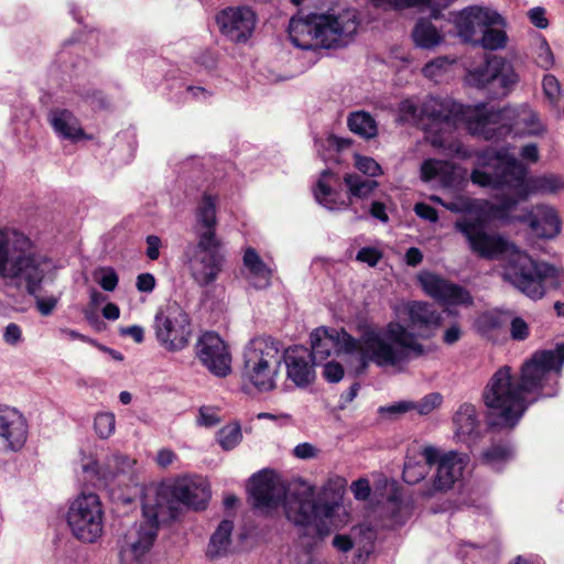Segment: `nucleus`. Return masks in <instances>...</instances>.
<instances>
[{
	"mask_svg": "<svg viewBox=\"0 0 564 564\" xmlns=\"http://www.w3.org/2000/svg\"><path fill=\"white\" fill-rule=\"evenodd\" d=\"M145 256L152 261L158 260L160 257V249L163 246L161 238L156 235H149L145 238Z\"/></svg>",
	"mask_w": 564,
	"mask_h": 564,
	"instance_id": "nucleus-57",
	"label": "nucleus"
},
{
	"mask_svg": "<svg viewBox=\"0 0 564 564\" xmlns=\"http://www.w3.org/2000/svg\"><path fill=\"white\" fill-rule=\"evenodd\" d=\"M381 414H387L389 416H397L399 414L408 413L413 411V401L402 400L395 403H392L387 406H381L379 409Z\"/></svg>",
	"mask_w": 564,
	"mask_h": 564,
	"instance_id": "nucleus-54",
	"label": "nucleus"
},
{
	"mask_svg": "<svg viewBox=\"0 0 564 564\" xmlns=\"http://www.w3.org/2000/svg\"><path fill=\"white\" fill-rule=\"evenodd\" d=\"M422 124L426 140L435 148L448 149L463 156L466 151L453 140V132L462 119L470 134L485 140H499L512 131V128L502 123L503 115L494 111L481 104L474 108H465L462 104L452 100L427 97L421 104Z\"/></svg>",
	"mask_w": 564,
	"mask_h": 564,
	"instance_id": "nucleus-5",
	"label": "nucleus"
},
{
	"mask_svg": "<svg viewBox=\"0 0 564 564\" xmlns=\"http://www.w3.org/2000/svg\"><path fill=\"white\" fill-rule=\"evenodd\" d=\"M135 460L120 453L108 455L100 465L95 459L83 464L85 474L96 477L104 486H123L132 479Z\"/></svg>",
	"mask_w": 564,
	"mask_h": 564,
	"instance_id": "nucleus-19",
	"label": "nucleus"
},
{
	"mask_svg": "<svg viewBox=\"0 0 564 564\" xmlns=\"http://www.w3.org/2000/svg\"><path fill=\"white\" fill-rule=\"evenodd\" d=\"M94 276L101 289L107 292L115 291L119 282L118 274L110 267L99 268L95 271Z\"/></svg>",
	"mask_w": 564,
	"mask_h": 564,
	"instance_id": "nucleus-45",
	"label": "nucleus"
},
{
	"mask_svg": "<svg viewBox=\"0 0 564 564\" xmlns=\"http://www.w3.org/2000/svg\"><path fill=\"white\" fill-rule=\"evenodd\" d=\"M213 93L202 86H186L184 90V100L206 101Z\"/></svg>",
	"mask_w": 564,
	"mask_h": 564,
	"instance_id": "nucleus-55",
	"label": "nucleus"
},
{
	"mask_svg": "<svg viewBox=\"0 0 564 564\" xmlns=\"http://www.w3.org/2000/svg\"><path fill=\"white\" fill-rule=\"evenodd\" d=\"M153 513L152 517L147 512L143 497V520L130 527L119 540L121 564H148L150 550L158 536L160 519L164 518L154 507Z\"/></svg>",
	"mask_w": 564,
	"mask_h": 564,
	"instance_id": "nucleus-15",
	"label": "nucleus"
},
{
	"mask_svg": "<svg viewBox=\"0 0 564 564\" xmlns=\"http://www.w3.org/2000/svg\"><path fill=\"white\" fill-rule=\"evenodd\" d=\"M197 422L199 425L210 427L219 422V417L214 409L203 406L199 410V416L197 419Z\"/></svg>",
	"mask_w": 564,
	"mask_h": 564,
	"instance_id": "nucleus-60",
	"label": "nucleus"
},
{
	"mask_svg": "<svg viewBox=\"0 0 564 564\" xmlns=\"http://www.w3.org/2000/svg\"><path fill=\"white\" fill-rule=\"evenodd\" d=\"M419 282L429 296L443 305H468L473 301L466 289L435 273H421Z\"/></svg>",
	"mask_w": 564,
	"mask_h": 564,
	"instance_id": "nucleus-23",
	"label": "nucleus"
},
{
	"mask_svg": "<svg viewBox=\"0 0 564 564\" xmlns=\"http://www.w3.org/2000/svg\"><path fill=\"white\" fill-rule=\"evenodd\" d=\"M2 340L6 345L18 347L24 341L22 327L17 323H9L2 329Z\"/></svg>",
	"mask_w": 564,
	"mask_h": 564,
	"instance_id": "nucleus-47",
	"label": "nucleus"
},
{
	"mask_svg": "<svg viewBox=\"0 0 564 564\" xmlns=\"http://www.w3.org/2000/svg\"><path fill=\"white\" fill-rule=\"evenodd\" d=\"M234 523L230 520H223L215 532L210 535L206 547V557L216 561L226 557L231 550Z\"/></svg>",
	"mask_w": 564,
	"mask_h": 564,
	"instance_id": "nucleus-31",
	"label": "nucleus"
},
{
	"mask_svg": "<svg viewBox=\"0 0 564 564\" xmlns=\"http://www.w3.org/2000/svg\"><path fill=\"white\" fill-rule=\"evenodd\" d=\"M542 88L544 96L549 100V102L553 107L557 108L562 95L558 79L551 74L544 75L542 80Z\"/></svg>",
	"mask_w": 564,
	"mask_h": 564,
	"instance_id": "nucleus-43",
	"label": "nucleus"
},
{
	"mask_svg": "<svg viewBox=\"0 0 564 564\" xmlns=\"http://www.w3.org/2000/svg\"><path fill=\"white\" fill-rule=\"evenodd\" d=\"M529 227L539 238L553 239L562 228L556 209L550 205L540 204L532 208L527 216Z\"/></svg>",
	"mask_w": 564,
	"mask_h": 564,
	"instance_id": "nucleus-26",
	"label": "nucleus"
},
{
	"mask_svg": "<svg viewBox=\"0 0 564 564\" xmlns=\"http://www.w3.org/2000/svg\"><path fill=\"white\" fill-rule=\"evenodd\" d=\"M499 325V317L491 313H485L477 319V327L481 333H488L489 330L497 328Z\"/></svg>",
	"mask_w": 564,
	"mask_h": 564,
	"instance_id": "nucleus-59",
	"label": "nucleus"
},
{
	"mask_svg": "<svg viewBox=\"0 0 564 564\" xmlns=\"http://www.w3.org/2000/svg\"><path fill=\"white\" fill-rule=\"evenodd\" d=\"M355 166L358 171L370 177H376L382 174L381 166L369 156L356 155Z\"/></svg>",
	"mask_w": 564,
	"mask_h": 564,
	"instance_id": "nucleus-49",
	"label": "nucleus"
},
{
	"mask_svg": "<svg viewBox=\"0 0 564 564\" xmlns=\"http://www.w3.org/2000/svg\"><path fill=\"white\" fill-rule=\"evenodd\" d=\"M397 314L398 319L383 326H364L362 343L376 366L403 371L429 352L422 340L434 336L442 316L433 304L422 301L404 303Z\"/></svg>",
	"mask_w": 564,
	"mask_h": 564,
	"instance_id": "nucleus-3",
	"label": "nucleus"
},
{
	"mask_svg": "<svg viewBox=\"0 0 564 564\" xmlns=\"http://www.w3.org/2000/svg\"><path fill=\"white\" fill-rule=\"evenodd\" d=\"M323 376L328 382H339L344 377V368L339 362L329 361L324 366Z\"/></svg>",
	"mask_w": 564,
	"mask_h": 564,
	"instance_id": "nucleus-56",
	"label": "nucleus"
},
{
	"mask_svg": "<svg viewBox=\"0 0 564 564\" xmlns=\"http://www.w3.org/2000/svg\"><path fill=\"white\" fill-rule=\"evenodd\" d=\"M386 511L390 514L393 524L402 525L411 514V507L408 502L392 496L387 501Z\"/></svg>",
	"mask_w": 564,
	"mask_h": 564,
	"instance_id": "nucleus-39",
	"label": "nucleus"
},
{
	"mask_svg": "<svg viewBox=\"0 0 564 564\" xmlns=\"http://www.w3.org/2000/svg\"><path fill=\"white\" fill-rule=\"evenodd\" d=\"M58 267L23 232L0 228V281L4 286L29 295L53 283Z\"/></svg>",
	"mask_w": 564,
	"mask_h": 564,
	"instance_id": "nucleus-7",
	"label": "nucleus"
},
{
	"mask_svg": "<svg viewBox=\"0 0 564 564\" xmlns=\"http://www.w3.org/2000/svg\"><path fill=\"white\" fill-rule=\"evenodd\" d=\"M426 474V468L421 464L405 463L403 469V479L408 484H415L423 479Z\"/></svg>",
	"mask_w": 564,
	"mask_h": 564,
	"instance_id": "nucleus-50",
	"label": "nucleus"
},
{
	"mask_svg": "<svg viewBox=\"0 0 564 564\" xmlns=\"http://www.w3.org/2000/svg\"><path fill=\"white\" fill-rule=\"evenodd\" d=\"M94 427L100 438L106 440L110 437L116 427L115 414L110 412L97 414L94 421Z\"/></svg>",
	"mask_w": 564,
	"mask_h": 564,
	"instance_id": "nucleus-42",
	"label": "nucleus"
},
{
	"mask_svg": "<svg viewBox=\"0 0 564 564\" xmlns=\"http://www.w3.org/2000/svg\"><path fill=\"white\" fill-rule=\"evenodd\" d=\"M422 455L426 465L436 467L433 476V489L435 491L452 489L456 482L462 480L464 470L469 462V457L466 454L454 451L442 454L433 446L425 447Z\"/></svg>",
	"mask_w": 564,
	"mask_h": 564,
	"instance_id": "nucleus-18",
	"label": "nucleus"
},
{
	"mask_svg": "<svg viewBox=\"0 0 564 564\" xmlns=\"http://www.w3.org/2000/svg\"><path fill=\"white\" fill-rule=\"evenodd\" d=\"M454 227L466 238L470 250L479 257L496 259L507 256L503 279L518 291L531 300H540L545 295V282L556 275L553 265L533 260L499 235L488 234L484 220L478 216H464L455 221Z\"/></svg>",
	"mask_w": 564,
	"mask_h": 564,
	"instance_id": "nucleus-4",
	"label": "nucleus"
},
{
	"mask_svg": "<svg viewBox=\"0 0 564 564\" xmlns=\"http://www.w3.org/2000/svg\"><path fill=\"white\" fill-rule=\"evenodd\" d=\"M517 124L521 127V132L527 135H540L545 131L538 115L528 107H521L519 110Z\"/></svg>",
	"mask_w": 564,
	"mask_h": 564,
	"instance_id": "nucleus-37",
	"label": "nucleus"
},
{
	"mask_svg": "<svg viewBox=\"0 0 564 564\" xmlns=\"http://www.w3.org/2000/svg\"><path fill=\"white\" fill-rule=\"evenodd\" d=\"M399 120L421 128L422 113L421 105L415 99H404L399 105Z\"/></svg>",
	"mask_w": 564,
	"mask_h": 564,
	"instance_id": "nucleus-40",
	"label": "nucleus"
},
{
	"mask_svg": "<svg viewBox=\"0 0 564 564\" xmlns=\"http://www.w3.org/2000/svg\"><path fill=\"white\" fill-rule=\"evenodd\" d=\"M28 438V423L14 408L0 405V445L4 451H20Z\"/></svg>",
	"mask_w": 564,
	"mask_h": 564,
	"instance_id": "nucleus-24",
	"label": "nucleus"
},
{
	"mask_svg": "<svg viewBox=\"0 0 564 564\" xmlns=\"http://www.w3.org/2000/svg\"><path fill=\"white\" fill-rule=\"evenodd\" d=\"M39 292L40 290L35 293V295H33L35 297L36 310L42 316H50L58 304V297L53 295L41 297L37 295Z\"/></svg>",
	"mask_w": 564,
	"mask_h": 564,
	"instance_id": "nucleus-52",
	"label": "nucleus"
},
{
	"mask_svg": "<svg viewBox=\"0 0 564 564\" xmlns=\"http://www.w3.org/2000/svg\"><path fill=\"white\" fill-rule=\"evenodd\" d=\"M414 213L417 217L431 221L436 223L438 220L437 210L425 203H416L413 208Z\"/></svg>",
	"mask_w": 564,
	"mask_h": 564,
	"instance_id": "nucleus-58",
	"label": "nucleus"
},
{
	"mask_svg": "<svg viewBox=\"0 0 564 564\" xmlns=\"http://www.w3.org/2000/svg\"><path fill=\"white\" fill-rule=\"evenodd\" d=\"M502 23L503 18L496 10L478 6L465 8L455 17L458 35L465 42L473 44L477 42L487 25Z\"/></svg>",
	"mask_w": 564,
	"mask_h": 564,
	"instance_id": "nucleus-22",
	"label": "nucleus"
},
{
	"mask_svg": "<svg viewBox=\"0 0 564 564\" xmlns=\"http://www.w3.org/2000/svg\"><path fill=\"white\" fill-rule=\"evenodd\" d=\"M454 59L448 58L447 56H440L435 59L429 62L423 67V75L430 79H436L438 76L447 72L453 65Z\"/></svg>",
	"mask_w": 564,
	"mask_h": 564,
	"instance_id": "nucleus-44",
	"label": "nucleus"
},
{
	"mask_svg": "<svg viewBox=\"0 0 564 564\" xmlns=\"http://www.w3.org/2000/svg\"><path fill=\"white\" fill-rule=\"evenodd\" d=\"M442 400V395L437 392L426 394L420 401H413V411L420 415H427L441 405Z\"/></svg>",
	"mask_w": 564,
	"mask_h": 564,
	"instance_id": "nucleus-46",
	"label": "nucleus"
},
{
	"mask_svg": "<svg viewBox=\"0 0 564 564\" xmlns=\"http://www.w3.org/2000/svg\"><path fill=\"white\" fill-rule=\"evenodd\" d=\"M535 62L543 69H549L554 64V56L545 39H540L536 46Z\"/></svg>",
	"mask_w": 564,
	"mask_h": 564,
	"instance_id": "nucleus-48",
	"label": "nucleus"
},
{
	"mask_svg": "<svg viewBox=\"0 0 564 564\" xmlns=\"http://www.w3.org/2000/svg\"><path fill=\"white\" fill-rule=\"evenodd\" d=\"M528 17L531 23L539 29H545L549 25V21L545 17V10L541 7L531 9L528 12Z\"/></svg>",
	"mask_w": 564,
	"mask_h": 564,
	"instance_id": "nucleus-63",
	"label": "nucleus"
},
{
	"mask_svg": "<svg viewBox=\"0 0 564 564\" xmlns=\"http://www.w3.org/2000/svg\"><path fill=\"white\" fill-rule=\"evenodd\" d=\"M345 482L343 478L329 480L319 492L307 484L286 490L279 480L258 474L251 478L250 502L264 514H270L282 503L286 519L304 530L299 543L310 553L333 530L349 523V512L343 505Z\"/></svg>",
	"mask_w": 564,
	"mask_h": 564,
	"instance_id": "nucleus-1",
	"label": "nucleus"
},
{
	"mask_svg": "<svg viewBox=\"0 0 564 564\" xmlns=\"http://www.w3.org/2000/svg\"><path fill=\"white\" fill-rule=\"evenodd\" d=\"M153 327L159 344L172 352L184 349L192 335L191 317L176 302L156 312Z\"/></svg>",
	"mask_w": 564,
	"mask_h": 564,
	"instance_id": "nucleus-17",
	"label": "nucleus"
},
{
	"mask_svg": "<svg viewBox=\"0 0 564 564\" xmlns=\"http://www.w3.org/2000/svg\"><path fill=\"white\" fill-rule=\"evenodd\" d=\"M357 11L351 8H332L325 13L293 17L289 36L299 48H337L348 45L359 26Z\"/></svg>",
	"mask_w": 564,
	"mask_h": 564,
	"instance_id": "nucleus-9",
	"label": "nucleus"
},
{
	"mask_svg": "<svg viewBox=\"0 0 564 564\" xmlns=\"http://www.w3.org/2000/svg\"><path fill=\"white\" fill-rule=\"evenodd\" d=\"M359 532H362V529H359ZM356 529L351 531V534H336L333 538V546L343 553L351 551L356 549L357 551V560L354 564H362L366 557L369 555L372 549V542L375 539V533L371 529L366 528L364 530V534L366 536L367 543L361 545V542L355 538Z\"/></svg>",
	"mask_w": 564,
	"mask_h": 564,
	"instance_id": "nucleus-30",
	"label": "nucleus"
},
{
	"mask_svg": "<svg viewBox=\"0 0 564 564\" xmlns=\"http://www.w3.org/2000/svg\"><path fill=\"white\" fill-rule=\"evenodd\" d=\"M72 534L84 543H94L104 531V509L98 495L80 494L70 503L66 513Z\"/></svg>",
	"mask_w": 564,
	"mask_h": 564,
	"instance_id": "nucleus-16",
	"label": "nucleus"
},
{
	"mask_svg": "<svg viewBox=\"0 0 564 564\" xmlns=\"http://www.w3.org/2000/svg\"><path fill=\"white\" fill-rule=\"evenodd\" d=\"M519 82L512 64L501 56L488 57L484 63L467 70L465 83L482 90L490 98H501L510 94Z\"/></svg>",
	"mask_w": 564,
	"mask_h": 564,
	"instance_id": "nucleus-13",
	"label": "nucleus"
},
{
	"mask_svg": "<svg viewBox=\"0 0 564 564\" xmlns=\"http://www.w3.org/2000/svg\"><path fill=\"white\" fill-rule=\"evenodd\" d=\"M288 378L299 388L310 386L315 379V371L310 351L304 347L284 349Z\"/></svg>",
	"mask_w": 564,
	"mask_h": 564,
	"instance_id": "nucleus-25",
	"label": "nucleus"
},
{
	"mask_svg": "<svg viewBox=\"0 0 564 564\" xmlns=\"http://www.w3.org/2000/svg\"><path fill=\"white\" fill-rule=\"evenodd\" d=\"M412 37L416 46L431 50L437 46L443 36L437 28L427 19H421L416 22Z\"/></svg>",
	"mask_w": 564,
	"mask_h": 564,
	"instance_id": "nucleus-33",
	"label": "nucleus"
},
{
	"mask_svg": "<svg viewBox=\"0 0 564 564\" xmlns=\"http://www.w3.org/2000/svg\"><path fill=\"white\" fill-rule=\"evenodd\" d=\"M362 329H360L359 338L352 337L350 334L336 329L319 327L311 333L310 351L313 364H318L328 358L333 350L343 351L348 355H356L358 358L357 373L364 372L373 360L367 357L362 343Z\"/></svg>",
	"mask_w": 564,
	"mask_h": 564,
	"instance_id": "nucleus-14",
	"label": "nucleus"
},
{
	"mask_svg": "<svg viewBox=\"0 0 564 564\" xmlns=\"http://www.w3.org/2000/svg\"><path fill=\"white\" fill-rule=\"evenodd\" d=\"M241 437V430L238 425L225 426L217 434L218 443L226 451L236 447L240 443Z\"/></svg>",
	"mask_w": 564,
	"mask_h": 564,
	"instance_id": "nucleus-41",
	"label": "nucleus"
},
{
	"mask_svg": "<svg viewBox=\"0 0 564 564\" xmlns=\"http://www.w3.org/2000/svg\"><path fill=\"white\" fill-rule=\"evenodd\" d=\"M145 510L152 517L153 507L164 517L174 518L178 506L194 510H203L210 498L208 482L199 476H185L177 478L172 485L147 489Z\"/></svg>",
	"mask_w": 564,
	"mask_h": 564,
	"instance_id": "nucleus-10",
	"label": "nucleus"
},
{
	"mask_svg": "<svg viewBox=\"0 0 564 564\" xmlns=\"http://www.w3.org/2000/svg\"><path fill=\"white\" fill-rule=\"evenodd\" d=\"M421 177L425 182L437 180L444 187H455L462 175L451 162L429 159L421 165Z\"/></svg>",
	"mask_w": 564,
	"mask_h": 564,
	"instance_id": "nucleus-28",
	"label": "nucleus"
},
{
	"mask_svg": "<svg viewBox=\"0 0 564 564\" xmlns=\"http://www.w3.org/2000/svg\"><path fill=\"white\" fill-rule=\"evenodd\" d=\"M563 364L564 343H557L553 349L536 351L523 364L519 383L516 382L510 367L499 368L482 393L484 402L489 409V424L513 427L528 408L525 392H538L545 398L555 395Z\"/></svg>",
	"mask_w": 564,
	"mask_h": 564,
	"instance_id": "nucleus-2",
	"label": "nucleus"
},
{
	"mask_svg": "<svg viewBox=\"0 0 564 564\" xmlns=\"http://www.w3.org/2000/svg\"><path fill=\"white\" fill-rule=\"evenodd\" d=\"M337 183V175L329 170H325L314 187L316 202L329 210H340L351 206L354 199L369 197L379 185L375 180L366 178L357 173H347L344 176V183L347 188V195L345 196L334 188V185Z\"/></svg>",
	"mask_w": 564,
	"mask_h": 564,
	"instance_id": "nucleus-12",
	"label": "nucleus"
},
{
	"mask_svg": "<svg viewBox=\"0 0 564 564\" xmlns=\"http://www.w3.org/2000/svg\"><path fill=\"white\" fill-rule=\"evenodd\" d=\"M512 456V449L508 444H492L482 453V463L492 469L500 470L501 466Z\"/></svg>",
	"mask_w": 564,
	"mask_h": 564,
	"instance_id": "nucleus-36",
	"label": "nucleus"
},
{
	"mask_svg": "<svg viewBox=\"0 0 564 564\" xmlns=\"http://www.w3.org/2000/svg\"><path fill=\"white\" fill-rule=\"evenodd\" d=\"M382 258V252L375 247H364L357 254L356 260L367 263L369 267H376Z\"/></svg>",
	"mask_w": 564,
	"mask_h": 564,
	"instance_id": "nucleus-51",
	"label": "nucleus"
},
{
	"mask_svg": "<svg viewBox=\"0 0 564 564\" xmlns=\"http://www.w3.org/2000/svg\"><path fill=\"white\" fill-rule=\"evenodd\" d=\"M506 21L502 24L487 25L475 43L488 51H498L507 46L508 35L505 31Z\"/></svg>",
	"mask_w": 564,
	"mask_h": 564,
	"instance_id": "nucleus-35",
	"label": "nucleus"
},
{
	"mask_svg": "<svg viewBox=\"0 0 564 564\" xmlns=\"http://www.w3.org/2000/svg\"><path fill=\"white\" fill-rule=\"evenodd\" d=\"M155 286V279L151 273H141L137 278V289L140 292H152Z\"/></svg>",
	"mask_w": 564,
	"mask_h": 564,
	"instance_id": "nucleus-64",
	"label": "nucleus"
},
{
	"mask_svg": "<svg viewBox=\"0 0 564 564\" xmlns=\"http://www.w3.org/2000/svg\"><path fill=\"white\" fill-rule=\"evenodd\" d=\"M351 491L357 500H366L370 496V485L365 478H360L351 484Z\"/></svg>",
	"mask_w": 564,
	"mask_h": 564,
	"instance_id": "nucleus-61",
	"label": "nucleus"
},
{
	"mask_svg": "<svg viewBox=\"0 0 564 564\" xmlns=\"http://www.w3.org/2000/svg\"><path fill=\"white\" fill-rule=\"evenodd\" d=\"M48 123L58 138L77 142L88 139L79 119L68 109L53 108L47 115Z\"/></svg>",
	"mask_w": 564,
	"mask_h": 564,
	"instance_id": "nucleus-27",
	"label": "nucleus"
},
{
	"mask_svg": "<svg viewBox=\"0 0 564 564\" xmlns=\"http://www.w3.org/2000/svg\"><path fill=\"white\" fill-rule=\"evenodd\" d=\"M318 449L311 443H301L293 449V454L300 459H310L317 456Z\"/></svg>",
	"mask_w": 564,
	"mask_h": 564,
	"instance_id": "nucleus-62",
	"label": "nucleus"
},
{
	"mask_svg": "<svg viewBox=\"0 0 564 564\" xmlns=\"http://www.w3.org/2000/svg\"><path fill=\"white\" fill-rule=\"evenodd\" d=\"M243 265L246 269V279L251 286L257 290H263L270 286L272 271L251 247L247 248L245 251Z\"/></svg>",
	"mask_w": 564,
	"mask_h": 564,
	"instance_id": "nucleus-29",
	"label": "nucleus"
},
{
	"mask_svg": "<svg viewBox=\"0 0 564 564\" xmlns=\"http://www.w3.org/2000/svg\"><path fill=\"white\" fill-rule=\"evenodd\" d=\"M456 435L459 440L474 438L477 436L479 421L477 419L476 408L470 403L462 404L454 416Z\"/></svg>",
	"mask_w": 564,
	"mask_h": 564,
	"instance_id": "nucleus-32",
	"label": "nucleus"
},
{
	"mask_svg": "<svg viewBox=\"0 0 564 564\" xmlns=\"http://www.w3.org/2000/svg\"><path fill=\"white\" fill-rule=\"evenodd\" d=\"M284 360L282 344L272 337H256L243 349L242 378L259 392L276 388L281 365Z\"/></svg>",
	"mask_w": 564,
	"mask_h": 564,
	"instance_id": "nucleus-11",
	"label": "nucleus"
},
{
	"mask_svg": "<svg viewBox=\"0 0 564 564\" xmlns=\"http://www.w3.org/2000/svg\"><path fill=\"white\" fill-rule=\"evenodd\" d=\"M347 126L352 133L366 140L378 134L377 121L369 112L364 110L351 112L347 118Z\"/></svg>",
	"mask_w": 564,
	"mask_h": 564,
	"instance_id": "nucleus-34",
	"label": "nucleus"
},
{
	"mask_svg": "<svg viewBox=\"0 0 564 564\" xmlns=\"http://www.w3.org/2000/svg\"><path fill=\"white\" fill-rule=\"evenodd\" d=\"M256 21V13L248 7H229L216 17L221 34L235 43H246L250 39Z\"/></svg>",
	"mask_w": 564,
	"mask_h": 564,
	"instance_id": "nucleus-21",
	"label": "nucleus"
},
{
	"mask_svg": "<svg viewBox=\"0 0 564 564\" xmlns=\"http://www.w3.org/2000/svg\"><path fill=\"white\" fill-rule=\"evenodd\" d=\"M196 357L216 377L231 372V354L226 343L214 332L204 333L195 345Z\"/></svg>",
	"mask_w": 564,
	"mask_h": 564,
	"instance_id": "nucleus-20",
	"label": "nucleus"
},
{
	"mask_svg": "<svg viewBox=\"0 0 564 564\" xmlns=\"http://www.w3.org/2000/svg\"><path fill=\"white\" fill-rule=\"evenodd\" d=\"M457 554L465 564H489V550L484 546L465 542L459 545Z\"/></svg>",
	"mask_w": 564,
	"mask_h": 564,
	"instance_id": "nucleus-38",
	"label": "nucleus"
},
{
	"mask_svg": "<svg viewBox=\"0 0 564 564\" xmlns=\"http://www.w3.org/2000/svg\"><path fill=\"white\" fill-rule=\"evenodd\" d=\"M478 165L489 170L475 169L470 174L474 184L481 187L516 191V195L499 196V208L513 209L520 200L533 195H554L564 189V178L554 173L527 177L528 169L507 149L486 150L478 155Z\"/></svg>",
	"mask_w": 564,
	"mask_h": 564,
	"instance_id": "nucleus-6",
	"label": "nucleus"
},
{
	"mask_svg": "<svg viewBox=\"0 0 564 564\" xmlns=\"http://www.w3.org/2000/svg\"><path fill=\"white\" fill-rule=\"evenodd\" d=\"M217 208L218 196L205 192L194 212L196 242L187 245L184 251L189 275L200 288L214 284L226 262L223 241L216 232Z\"/></svg>",
	"mask_w": 564,
	"mask_h": 564,
	"instance_id": "nucleus-8",
	"label": "nucleus"
},
{
	"mask_svg": "<svg viewBox=\"0 0 564 564\" xmlns=\"http://www.w3.org/2000/svg\"><path fill=\"white\" fill-rule=\"evenodd\" d=\"M529 325L522 317H513L510 323V335L514 340H524L529 337Z\"/></svg>",
	"mask_w": 564,
	"mask_h": 564,
	"instance_id": "nucleus-53",
	"label": "nucleus"
}]
</instances>
